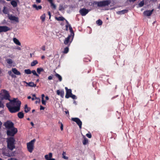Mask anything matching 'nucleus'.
Wrapping results in <instances>:
<instances>
[{
  "mask_svg": "<svg viewBox=\"0 0 160 160\" xmlns=\"http://www.w3.org/2000/svg\"><path fill=\"white\" fill-rule=\"evenodd\" d=\"M10 101L6 104L7 107L10 112L14 113L18 111L20 109L21 102L17 98H13L12 100H9Z\"/></svg>",
  "mask_w": 160,
  "mask_h": 160,
  "instance_id": "f257e3e1",
  "label": "nucleus"
},
{
  "mask_svg": "<svg viewBox=\"0 0 160 160\" xmlns=\"http://www.w3.org/2000/svg\"><path fill=\"white\" fill-rule=\"evenodd\" d=\"M15 140L13 137H10L7 139L8 147L11 150L15 148L14 142Z\"/></svg>",
  "mask_w": 160,
  "mask_h": 160,
  "instance_id": "f03ea898",
  "label": "nucleus"
},
{
  "mask_svg": "<svg viewBox=\"0 0 160 160\" xmlns=\"http://www.w3.org/2000/svg\"><path fill=\"white\" fill-rule=\"evenodd\" d=\"M18 130L14 127L7 130V134L8 136H13L17 132Z\"/></svg>",
  "mask_w": 160,
  "mask_h": 160,
  "instance_id": "7ed1b4c3",
  "label": "nucleus"
},
{
  "mask_svg": "<svg viewBox=\"0 0 160 160\" xmlns=\"http://www.w3.org/2000/svg\"><path fill=\"white\" fill-rule=\"evenodd\" d=\"M35 140L33 139L29 142L27 143V148L28 151L30 153L32 152L34 146Z\"/></svg>",
  "mask_w": 160,
  "mask_h": 160,
  "instance_id": "20e7f679",
  "label": "nucleus"
},
{
  "mask_svg": "<svg viewBox=\"0 0 160 160\" xmlns=\"http://www.w3.org/2000/svg\"><path fill=\"white\" fill-rule=\"evenodd\" d=\"M9 95L8 92L4 90H3L1 91L0 94V97L2 99L10 100L9 99Z\"/></svg>",
  "mask_w": 160,
  "mask_h": 160,
  "instance_id": "39448f33",
  "label": "nucleus"
},
{
  "mask_svg": "<svg viewBox=\"0 0 160 160\" xmlns=\"http://www.w3.org/2000/svg\"><path fill=\"white\" fill-rule=\"evenodd\" d=\"M111 2L109 0H104L97 2V4L98 7H102L108 6Z\"/></svg>",
  "mask_w": 160,
  "mask_h": 160,
  "instance_id": "423d86ee",
  "label": "nucleus"
},
{
  "mask_svg": "<svg viewBox=\"0 0 160 160\" xmlns=\"http://www.w3.org/2000/svg\"><path fill=\"white\" fill-rule=\"evenodd\" d=\"M4 125L6 129V130L14 127V124L10 121H7L4 124Z\"/></svg>",
  "mask_w": 160,
  "mask_h": 160,
  "instance_id": "0eeeda50",
  "label": "nucleus"
},
{
  "mask_svg": "<svg viewBox=\"0 0 160 160\" xmlns=\"http://www.w3.org/2000/svg\"><path fill=\"white\" fill-rule=\"evenodd\" d=\"M72 39L73 37H72L71 35H69L67 38H65L64 41V43L66 45L70 44L72 42Z\"/></svg>",
  "mask_w": 160,
  "mask_h": 160,
  "instance_id": "6e6552de",
  "label": "nucleus"
},
{
  "mask_svg": "<svg viewBox=\"0 0 160 160\" xmlns=\"http://www.w3.org/2000/svg\"><path fill=\"white\" fill-rule=\"evenodd\" d=\"M71 120L76 122L80 128H82V122L78 118H72Z\"/></svg>",
  "mask_w": 160,
  "mask_h": 160,
  "instance_id": "1a4fd4ad",
  "label": "nucleus"
},
{
  "mask_svg": "<svg viewBox=\"0 0 160 160\" xmlns=\"http://www.w3.org/2000/svg\"><path fill=\"white\" fill-rule=\"evenodd\" d=\"M8 18L9 19L13 22H19L18 19V17L12 15H8Z\"/></svg>",
  "mask_w": 160,
  "mask_h": 160,
  "instance_id": "9d476101",
  "label": "nucleus"
},
{
  "mask_svg": "<svg viewBox=\"0 0 160 160\" xmlns=\"http://www.w3.org/2000/svg\"><path fill=\"white\" fill-rule=\"evenodd\" d=\"M154 9H152L151 10H147L143 12V15L144 16L147 17L150 16L152 13Z\"/></svg>",
  "mask_w": 160,
  "mask_h": 160,
  "instance_id": "9b49d317",
  "label": "nucleus"
},
{
  "mask_svg": "<svg viewBox=\"0 0 160 160\" xmlns=\"http://www.w3.org/2000/svg\"><path fill=\"white\" fill-rule=\"evenodd\" d=\"M65 89L66 90V93L65 95V98H69L72 95V91L70 89H68L66 87H65Z\"/></svg>",
  "mask_w": 160,
  "mask_h": 160,
  "instance_id": "f8f14e48",
  "label": "nucleus"
},
{
  "mask_svg": "<svg viewBox=\"0 0 160 160\" xmlns=\"http://www.w3.org/2000/svg\"><path fill=\"white\" fill-rule=\"evenodd\" d=\"M89 12V10L85 8H82L79 11L80 13L82 16H85Z\"/></svg>",
  "mask_w": 160,
  "mask_h": 160,
  "instance_id": "ddd939ff",
  "label": "nucleus"
},
{
  "mask_svg": "<svg viewBox=\"0 0 160 160\" xmlns=\"http://www.w3.org/2000/svg\"><path fill=\"white\" fill-rule=\"evenodd\" d=\"M10 29L6 26H0V32L9 31Z\"/></svg>",
  "mask_w": 160,
  "mask_h": 160,
  "instance_id": "4468645a",
  "label": "nucleus"
},
{
  "mask_svg": "<svg viewBox=\"0 0 160 160\" xmlns=\"http://www.w3.org/2000/svg\"><path fill=\"white\" fill-rule=\"evenodd\" d=\"M46 160H55L54 158H52V154L49 153L48 154L44 156Z\"/></svg>",
  "mask_w": 160,
  "mask_h": 160,
  "instance_id": "2eb2a0df",
  "label": "nucleus"
},
{
  "mask_svg": "<svg viewBox=\"0 0 160 160\" xmlns=\"http://www.w3.org/2000/svg\"><path fill=\"white\" fill-rule=\"evenodd\" d=\"M57 94L58 95H60L62 98H63L64 96V92L63 90H57Z\"/></svg>",
  "mask_w": 160,
  "mask_h": 160,
  "instance_id": "dca6fc26",
  "label": "nucleus"
},
{
  "mask_svg": "<svg viewBox=\"0 0 160 160\" xmlns=\"http://www.w3.org/2000/svg\"><path fill=\"white\" fill-rule=\"evenodd\" d=\"M13 41L15 44L18 45L20 46L21 45V43L19 40L16 38H14L13 39Z\"/></svg>",
  "mask_w": 160,
  "mask_h": 160,
  "instance_id": "f3484780",
  "label": "nucleus"
},
{
  "mask_svg": "<svg viewBox=\"0 0 160 160\" xmlns=\"http://www.w3.org/2000/svg\"><path fill=\"white\" fill-rule=\"evenodd\" d=\"M12 71L15 74L17 75H20L21 74L20 72L15 68H12Z\"/></svg>",
  "mask_w": 160,
  "mask_h": 160,
  "instance_id": "a211bd4d",
  "label": "nucleus"
},
{
  "mask_svg": "<svg viewBox=\"0 0 160 160\" xmlns=\"http://www.w3.org/2000/svg\"><path fill=\"white\" fill-rule=\"evenodd\" d=\"M32 6L33 8H35L37 10L41 9L42 8V7L41 6L39 5L37 6L35 4L33 5Z\"/></svg>",
  "mask_w": 160,
  "mask_h": 160,
  "instance_id": "6ab92c4d",
  "label": "nucleus"
},
{
  "mask_svg": "<svg viewBox=\"0 0 160 160\" xmlns=\"http://www.w3.org/2000/svg\"><path fill=\"white\" fill-rule=\"evenodd\" d=\"M2 11L3 13L5 14H8L9 12L8 9L6 7H3V9L2 10Z\"/></svg>",
  "mask_w": 160,
  "mask_h": 160,
  "instance_id": "aec40b11",
  "label": "nucleus"
},
{
  "mask_svg": "<svg viewBox=\"0 0 160 160\" xmlns=\"http://www.w3.org/2000/svg\"><path fill=\"white\" fill-rule=\"evenodd\" d=\"M83 138L84 139L82 143L83 145H85L87 144L88 143V140L85 137V136H83Z\"/></svg>",
  "mask_w": 160,
  "mask_h": 160,
  "instance_id": "412c9836",
  "label": "nucleus"
},
{
  "mask_svg": "<svg viewBox=\"0 0 160 160\" xmlns=\"http://www.w3.org/2000/svg\"><path fill=\"white\" fill-rule=\"evenodd\" d=\"M48 1L50 3L52 8L54 9H55L56 8V6L53 3L52 0H48Z\"/></svg>",
  "mask_w": 160,
  "mask_h": 160,
  "instance_id": "4be33fe9",
  "label": "nucleus"
},
{
  "mask_svg": "<svg viewBox=\"0 0 160 160\" xmlns=\"http://www.w3.org/2000/svg\"><path fill=\"white\" fill-rule=\"evenodd\" d=\"M27 84L30 87H36V85L33 82H31L29 83H27Z\"/></svg>",
  "mask_w": 160,
  "mask_h": 160,
  "instance_id": "5701e85b",
  "label": "nucleus"
},
{
  "mask_svg": "<svg viewBox=\"0 0 160 160\" xmlns=\"http://www.w3.org/2000/svg\"><path fill=\"white\" fill-rule=\"evenodd\" d=\"M66 8L65 5H60L59 7V10L60 11H62L64 10V8Z\"/></svg>",
  "mask_w": 160,
  "mask_h": 160,
  "instance_id": "b1692460",
  "label": "nucleus"
},
{
  "mask_svg": "<svg viewBox=\"0 0 160 160\" xmlns=\"http://www.w3.org/2000/svg\"><path fill=\"white\" fill-rule=\"evenodd\" d=\"M37 72L39 74H40L41 72L44 71V70L42 68H38L37 69Z\"/></svg>",
  "mask_w": 160,
  "mask_h": 160,
  "instance_id": "393cba45",
  "label": "nucleus"
},
{
  "mask_svg": "<svg viewBox=\"0 0 160 160\" xmlns=\"http://www.w3.org/2000/svg\"><path fill=\"white\" fill-rule=\"evenodd\" d=\"M24 109L25 112H28L30 110V108L28 107L27 105H26L25 106Z\"/></svg>",
  "mask_w": 160,
  "mask_h": 160,
  "instance_id": "a878e982",
  "label": "nucleus"
},
{
  "mask_svg": "<svg viewBox=\"0 0 160 160\" xmlns=\"http://www.w3.org/2000/svg\"><path fill=\"white\" fill-rule=\"evenodd\" d=\"M18 117L20 118H22L23 117V113L22 112H20L18 113Z\"/></svg>",
  "mask_w": 160,
  "mask_h": 160,
  "instance_id": "bb28decb",
  "label": "nucleus"
},
{
  "mask_svg": "<svg viewBox=\"0 0 160 160\" xmlns=\"http://www.w3.org/2000/svg\"><path fill=\"white\" fill-rule=\"evenodd\" d=\"M38 62L36 60H34L31 63V65L32 66H34L38 64Z\"/></svg>",
  "mask_w": 160,
  "mask_h": 160,
  "instance_id": "cd10ccee",
  "label": "nucleus"
},
{
  "mask_svg": "<svg viewBox=\"0 0 160 160\" xmlns=\"http://www.w3.org/2000/svg\"><path fill=\"white\" fill-rule=\"evenodd\" d=\"M11 4L13 7H16L17 5V3L14 1H12Z\"/></svg>",
  "mask_w": 160,
  "mask_h": 160,
  "instance_id": "c85d7f7f",
  "label": "nucleus"
},
{
  "mask_svg": "<svg viewBox=\"0 0 160 160\" xmlns=\"http://www.w3.org/2000/svg\"><path fill=\"white\" fill-rule=\"evenodd\" d=\"M55 75L57 78H58L60 81H62V77L58 73H56Z\"/></svg>",
  "mask_w": 160,
  "mask_h": 160,
  "instance_id": "c756f323",
  "label": "nucleus"
},
{
  "mask_svg": "<svg viewBox=\"0 0 160 160\" xmlns=\"http://www.w3.org/2000/svg\"><path fill=\"white\" fill-rule=\"evenodd\" d=\"M62 158L65 159L67 160L68 159V157L66 156V153L65 152H63L62 154Z\"/></svg>",
  "mask_w": 160,
  "mask_h": 160,
  "instance_id": "7c9ffc66",
  "label": "nucleus"
},
{
  "mask_svg": "<svg viewBox=\"0 0 160 160\" xmlns=\"http://www.w3.org/2000/svg\"><path fill=\"white\" fill-rule=\"evenodd\" d=\"M46 17V15L45 14H42L40 17V18L42 22H44Z\"/></svg>",
  "mask_w": 160,
  "mask_h": 160,
  "instance_id": "2f4dec72",
  "label": "nucleus"
},
{
  "mask_svg": "<svg viewBox=\"0 0 160 160\" xmlns=\"http://www.w3.org/2000/svg\"><path fill=\"white\" fill-rule=\"evenodd\" d=\"M25 72L28 74H30L31 73V71L29 69H27L24 70Z\"/></svg>",
  "mask_w": 160,
  "mask_h": 160,
  "instance_id": "473e14b6",
  "label": "nucleus"
},
{
  "mask_svg": "<svg viewBox=\"0 0 160 160\" xmlns=\"http://www.w3.org/2000/svg\"><path fill=\"white\" fill-rule=\"evenodd\" d=\"M97 24L98 25H102V21L100 19L98 20L96 22Z\"/></svg>",
  "mask_w": 160,
  "mask_h": 160,
  "instance_id": "72a5a7b5",
  "label": "nucleus"
},
{
  "mask_svg": "<svg viewBox=\"0 0 160 160\" xmlns=\"http://www.w3.org/2000/svg\"><path fill=\"white\" fill-rule=\"evenodd\" d=\"M144 1H141L138 4L139 7H141L143 6L144 5Z\"/></svg>",
  "mask_w": 160,
  "mask_h": 160,
  "instance_id": "f704fd0d",
  "label": "nucleus"
},
{
  "mask_svg": "<svg viewBox=\"0 0 160 160\" xmlns=\"http://www.w3.org/2000/svg\"><path fill=\"white\" fill-rule=\"evenodd\" d=\"M128 11L126 10H123L120 11L119 12H118V13L120 14H124L127 12Z\"/></svg>",
  "mask_w": 160,
  "mask_h": 160,
  "instance_id": "c9c22d12",
  "label": "nucleus"
},
{
  "mask_svg": "<svg viewBox=\"0 0 160 160\" xmlns=\"http://www.w3.org/2000/svg\"><path fill=\"white\" fill-rule=\"evenodd\" d=\"M55 18L58 21H63L64 19V18L62 17H59L58 18L56 17Z\"/></svg>",
  "mask_w": 160,
  "mask_h": 160,
  "instance_id": "e433bc0d",
  "label": "nucleus"
},
{
  "mask_svg": "<svg viewBox=\"0 0 160 160\" xmlns=\"http://www.w3.org/2000/svg\"><path fill=\"white\" fill-rule=\"evenodd\" d=\"M66 29L67 30H68V27L70 32L72 33V27L70 26H69H69H66Z\"/></svg>",
  "mask_w": 160,
  "mask_h": 160,
  "instance_id": "4c0bfd02",
  "label": "nucleus"
},
{
  "mask_svg": "<svg viewBox=\"0 0 160 160\" xmlns=\"http://www.w3.org/2000/svg\"><path fill=\"white\" fill-rule=\"evenodd\" d=\"M31 73H32L34 75H35L38 77H39L38 75L37 74L35 70H32V71H31Z\"/></svg>",
  "mask_w": 160,
  "mask_h": 160,
  "instance_id": "58836bf2",
  "label": "nucleus"
},
{
  "mask_svg": "<svg viewBox=\"0 0 160 160\" xmlns=\"http://www.w3.org/2000/svg\"><path fill=\"white\" fill-rule=\"evenodd\" d=\"M68 51H69L68 48V47H66L64 49V50L63 51V52L65 53H67L68 52Z\"/></svg>",
  "mask_w": 160,
  "mask_h": 160,
  "instance_id": "ea45409f",
  "label": "nucleus"
},
{
  "mask_svg": "<svg viewBox=\"0 0 160 160\" xmlns=\"http://www.w3.org/2000/svg\"><path fill=\"white\" fill-rule=\"evenodd\" d=\"M7 62L9 64H11L12 63V59H8L7 60Z\"/></svg>",
  "mask_w": 160,
  "mask_h": 160,
  "instance_id": "a19ab883",
  "label": "nucleus"
},
{
  "mask_svg": "<svg viewBox=\"0 0 160 160\" xmlns=\"http://www.w3.org/2000/svg\"><path fill=\"white\" fill-rule=\"evenodd\" d=\"M42 103L44 105H46V101L44 100V98H42Z\"/></svg>",
  "mask_w": 160,
  "mask_h": 160,
  "instance_id": "79ce46f5",
  "label": "nucleus"
},
{
  "mask_svg": "<svg viewBox=\"0 0 160 160\" xmlns=\"http://www.w3.org/2000/svg\"><path fill=\"white\" fill-rule=\"evenodd\" d=\"M86 136L89 138H91L92 137V135L90 133H87L86 134Z\"/></svg>",
  "mask_w": 160,
  "mask_h": 160,
  "instance_id": "37998d69",
  "label": "nucleus"
},
{
  "mask_svg": "<svg viewBox=\"0 0 160 160\" xmlns=\"http://www.w3.org/2000/svg\"><path fill=\"white\" fill-rule=\"evenodd\" d=\"M70 97L72 98L73 99H75L76 98V96L74 95H72V94L71 95Z\"/></svg>",
  "mask_w": 160,
  "mask_h": 160,
  "instance_id": "c03bdc74",
  "label": "nucleus"
},
{
  "mask_svg": "<svg viewBox=\"0 0 160 160\" xmlns=\"http://www.w3.org/2000/svg\"><path fill=\"white\" fill-rule=\"evenodd\" d=\"M3 105L1 101H0V108H3Z\"/></svg>",
  "mask_w": 160,
  "mask_h": 160,
  "instance_id": "a18cd8bd",
  "label": "nucleus"
},
{
  "mask_svg": "<svg viewBox=\"0 0 160 160\" xmlns=\"http://www.w3.org/2000/svg\"><path fill=\"white\" fill-rule=\"evenodd\" d=\"M32 96L33 97H35V99H37V100H38V99H40L39 98H37L36 97V96L35 94H33L32 95Z\"/></svg>",
  "mask_w": 160,
  "mask_h": 160,
  "instance_id": "49530a36",
  "label": "nucleus"
},
{
  "mask_svg": "<svg viewBox=\"0 0 160 160\" xmlns=\"http://www.w3.org/2000/svg\"><path fill=\"white\" fill-rule=\"evenodd\" d=\"M40 99H38V100H37L36 101H35V103H39L40 102Z\"/></svg>",
  "mask_w": 160,
  "mask_h": 160,
  "instance_id": "de8ad7c7",
  "label": "nucleus"
},
{
  "mask_svg": "<svg viewBox=\"0 0 160 160\" xmlns=\"http://www.w3.org/2000/svg\"><path fill=\"white\" fill-rule=\"evenodd\" d=\"M60 128L61 131H62L63 130V125L62 123H61V125L60 127Z\"/></svg>",
  "mask_w": 160,
  "mask_h": 160,
  "instance_id": "09e8293b",
  "label": "nucleus"
},
{
  "mask_svg": "<svg viewBox=\"0 0 160 160\" xmlns=\"http://www.w3.org/2000/svg\"><path fill=\"white\" fill-rule=\"evenodd\" d=\"M42 50H43V51H45L46 50V48L44 46H43L42 47Z\"/></svg>",
  "mask_w": 160,
  "mask_h": 160,
  "instance_id": "8fccbe9b",
  "label": "nucleus"
},
{
  "mask_svg": "<svg viewBox=\"0 0 160 160\" xmlns=\"http://www.w3.org/2000/svg\"><path fill=\"white\" fill-rule=\"evenodd\" d=\"M48 80H52V76H49L48 77Z\"/></svg>",
  "mask_w": 160,
  "mask_h": 160,
  "instance_id": "3c124183",
  "label": "nucleus"
},
{
  "mask_svg": "<svg viewBox=\"0 0 160 160\" xmlns=\"http://www.w3.org/2000/svg\"><path fill=\"white\" fill-rule=\"evenodd\" d=\"M45 108L43 107L42 106H40V109L41 110H44Z\"/></svg>",
  "mask_w": 160,
  "mask_h": 160,
  "instance_id": "603ef678",
  "label": "nucleus"
},
{
  "mask_svg": "<svg viewBox=\"0 0 160 160\" xmlns=\"http://www.w3.org/2000/svg\"><path fill=\"white\" fill-rule=\"evenodd\" d=\"M8 160H18L17 159L14 158H11L10 159H8Z\"/></svg>",
  "mask_w": 160,
  "mask_h": 160,
  "instance_id": "864d4df0",
  "label": "nucleus"
},
{
  "mask_svg": "<svg viewBox=\"0 0 160 160\" xmlns=\"http://www.w3.org/2000/svg\"><path fill=\"white\" fill-rule=\"evenodd\" d=\"M37 3H40L41 2V0H36Z\"/></svg>",
  "mask_w": 160,
  "mask_h": 160,
  "instance_id": "5fc2aeb1",
  "label": "nucleus"
},
{
  "mask_svg": "<svg viewBox=\"0 0 160 160\" xmlns=\"http://www.w3.org/2000/svg\"><path fill=\"white\" fill-rule=\"evenodd\" d=\"M16 49L19 50H21V48L19 47H17Z\"/></svg>",
  "mask_w": 160,
  "mask_h": 160,
  "instance_id": "6e6d98bb",
  "label": "nucleus"
},
{
  "mask_svg": "<svg viewBox=\"0 0 160 160\" xmlns=\"http://www.w3.org/2000/svg\"><path fill=\"white\" fill-rule=\"evenodd\" d=\"M130 2H135V1H136L137 0H128Z\"/></svg>",
  "mask_w": 160,
  "mask_h": 160,
  "instance_id": "4d7b16f0",
  "label": "nucleus"
},
{
  "mask_svg": "<svg viewBox=\"0 0 160 160\" xmlns=\"http://www.w3.org/2000/svg\"><path fill=\"white\" fill-rule=\"evenodd\" d=\"M46 100H48L49 99L48 97L47 96L45 97Z\"/></svg>",
  "mask_w": 160,
  "mask_h": 160,
  "instance_id": "13d9d810",
  "label": "nucleus"
},
{
  "mask_svg": "<svg viewBox=\"0 0 160 160\" xmlns=\"http://www.w3.org/2000/svg\"><path fill=\"white\" fill-rule=\"evenodd\" d=\"M2 125V123L0 121V128H1Z\"/></svg>",
  "mask_w": 160,
  "mask_h": 160,
  "instance_id": "bf43d9fd",
  "label": "nucleus"
},
{
  "mask_svg": "<svg viewBox=\"0 0 160 160\" xmlns=\"http://www.w3.org/2000/svg\"><path fill=\"white\" fill-rule=\"evenodd\" d=\"M48 15H49V17H50H50H51V14H50V12H48Z\"/></svg>",
  "mask_w": 160,
  "mask_h": 160,
  "instance_id": "052dcab7",
  "label": "nucleus"
},
{
  "mask_svg": "<svg viewBox=\"0 0 160 160\" xmlns=\"http://www.w3.org/2000/svg\"><path fill=\"white\" fill-rule=\"evenodd\" d=\"M31 124L32 126H33L34 125L33 123L32 122H31Z\"/></svg>",
  "mask_w": 160,
  "mask_h": 160,
  "instance_id": "680f3d73",
  "label": "nucleus"
},
{
  "mask_svg": "<svg viewBox=\"0 0 160 160\" xmlns=\"http://www.w3.org/2000/svg\"><path fill=\"white\" fill-rule=\"evenodd\" d=\"M35 99V97L32 96V100L33 101Z\"/></svg>",
  "mask_w": 160,
  "mask_h": 160,
  "instance_id": "e2e57ef3",
  "label": "nucleus"
},
{
  "mask_svg": "<svg viewBox=\"0 0 160 160\" xmlns=\"http://www.w3.org/2000/svg\"><path fill=\"white\" fill-rule=\"evenodd\" d=\"M42 96V98H44V97H45V95H44V94H42V96Z\"/></svg>",
  "mask_w": 160,
  "mask_h": 160,
  "instance_id": "0e129e2a",
  "label": "nucleus"
},
{
  "mask_svg": "<svg viewBox=\"0 0 160 160\" xmlns=\"http://www.w3.org/2000/svg\"><path fill=\"white\" fill-rule=\"evenodd\" d=\"M31 98V96H28V99H30V98Z\"/></svg>",
  "mask_w": 160,
  "mask_h": 160,
  "instance_id": "69168bd1",
  "label": "nucleus"
},
{
  "mask_svg": "<svg viewBox=\"0 0 160 160\" xmlns=\"http://www.w3.org/2000/svg\"><path fill=\"white\" fill-rule=\"evenodd\" d=\"M8 73H9V74L10 75V74H11L12 73L11 71H10L8 72Z\"/></svg>",
  "mask_w": 160,
  "mask_h": 160,
  "instance_id": "338daca9",
  "label": "nucleus"
},
{
  "mask_svg": "<svg viewBox=\"0 0 160 160\" xmlns=\"http://www.w3.org/2000/svg\"><path fill=\"white\" fill-rule=\"evenodd\" d=\"M158 8H159V9L160 10V4H159V5L158 6Z\"/></svg>",
  "mask_w": 160,
  "mask_h": 160,
  "instance_id": "774afa93",
  "label": "nucleus"
}]
</instances>
